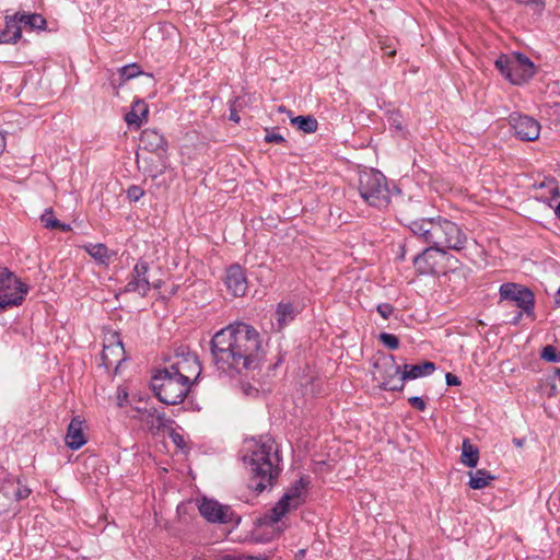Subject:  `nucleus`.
<instances>
[{
    "label": "nucleus",
    "instance_id": "39",
    "mask_svg": "<svg viewBox=\"0 0 560 560\" xmlns=\"http://www.w3.org/2000/svg\"><path fill=\"white\" fill-rule=\"evenodd\" d=\"M445 378H446V384L450 386H456V385L460 384L458 377L452 373H447Z\"/></svg>",
    "mask_w": 560,
    "mask_h": 560
},
{
    "label": "nucleus",
    "instance_id": "20",
    "mask_svg": "<svg viewBox=\"0 0 560 560\" xmlns=\"http://www.w3.org/2000/svg\"><path fill=\"white\" fill-rule=\"evenodd\" d=\"M435 371V364L430 361H425L420 364H405L402 366L401 380H416L422 376L432 374Z\"/></svg>",
    "mask_w": 560,
    "mask_h": 560
},
{
    "label": "nucleus",
    "instance_id": "4",
    "mask_svg": "<svg viewBox=\"0 0 560 560\" xmlns=\"http://www.w3.org/2000/svg\"><path fill=\"white\" fill-rule=\"evenodd\" d=\"M359 192L365 202L377 209H385L390 202V191L386 177L375 170H366L360 173Z\"/></svg>",
    "mask_w": 560,
    "mask_h": 560
},
{
    "label": "nucleus",
    "instance_id": "2",
    "mask_svg": "<svg viewBox=\"0 0 560 560\" xmlns=\"http://www.w3.org/2000/svg\"><path fill=\"white\" fill-rule=\"evenodd\" d=\"M410 231L430 247L413 258L415 266L422 273L434 272L435 264H431L433 253L444 254L446 250L460 252L466 247V233L453 221L445 218H423L409 224Z\"/></svg>",
    "mask_w": 560,
    "mask_h": 560
},
{
    "label": "nucleus",
    "instance_id": "27",
    "mask_svg": "<svg viewBox=\"0 0 560 560\" xmlns=\"http://www.w3.org/2000/svg\"><path fill=\"white\" fill-rule=\"evenodd\" d=\"M293 306L289 303H279L276 310L278 329H282L288 323L294 318Z\"/></svg>",
    "mask_w": 560,
    "mask_h": 560
},
{
    "label": "nucleus",
    "instance_id": "28",
    "mask_svg": "<svg viewBox=\"0 0 560 560\" xmlns=\"http://www.w3.org/2000/svg\"><path fill=\"white\" fill-rule=\"evenodd\" d=\"M292 125L296 126L299 130L306 133L315 132L317 129V120L312 116H296L291 118Z\"/></svg>",
    "mask_w": 560,
    "mask_h": 560
},
{
    "label": "nucleus",
    "instance_id": "51",
    "mask_svg": "<svg viewBox=\"0 0 560 560\" xmlns=\"http://www.w3.org/2000/svg\"><path fill=\"white\" fill-rule=\"evenodd\" d=\"M514 442H515V444H516L517 446H522V441H520V440H515Z\"/></svg>",
    "mask_w": 560,
    "mask_h": 560
},
{
    "label": "nucleus",
    "instance_id": "3",
    "mask_svg": "<svg viewBox=\"0 0 560 560\" xmlns=\"http://www.w3.org/2000/svg\"><path fill=\"white\" fill-rule=\"evenodd\" d=\"M244 462L252 476L250 487L256 492H262L271 487L279 476L278 450L271 438L255 443L249 453L244 455Z\"/></svg>",
    "mask_w": 560,
    "mask_h": 560
},
{
    "label": "nucleus",
    "instance_id": "50",
    "mask_svg": "<svg viewBox=\"0 0 560 560\" xmlns=\"http://www.w3.org/2000/svg\"><path fill=\"white\" fill-rule=\"evenodd\" d=\"M283 529H284L283 527L278 526V527H277V532H278V534H280L281 532H283Z\"/></svg>",
    "mask_w": 560,
    "mask_h": 560
},
{
    "label": "nucleus",
    "instance_id": "45",
    "mask_svg": "<svg viewBox=\"0 0 560 560\" xmlns=\"http://www.w3.org/2000/svg\"><path fill=\"white\" fill-rule=\"evenodd\" d=\"M385 54L392 57V56H395L396 50L395 49H387V50H385Z\"/></svg>",
    "mask_w": 560,
    "mask_h": 560
},
{
    "label": "nucleus",
    "instance_id": "22",
    "mask_svg": "<svg viewBox=\"0 0 560 560\" xmlns=\"http://www.w3.org/2000/svg\"><path fill=\"white\" fill-rule=\"evenodd\" d=\"M147 117L148 106L143 101L138 100L133 102L131 110L126 114L125 120L129 126L140 128L147 121Z\"/></svg>",
    "mask_w": 560,
    "mask_h": 560
},
{
    "label": "nucleus",
    "instance_id": "33",
    "mask_svg": "<svg viewBox=\"0 0 560 560\" xmlns=\"http://www.w3.org/2000/svg\"><path fill=\"white\" fill-rule=\"evenodd\" d=\"M541 358L548 362H559V354L553 346H546L541 351Z\"/></svg>",
    "mask_w": 560,
    "mask_h": 560
},
{
    "label": "nucleus",
    "instance_id": "37",
    "mask_svg": "<svg viewBox=\"0 0 560 560\" xmlns=\"http://www.w3.org/2000/svg\"><path fill=\"white\" fill-rule=\"evenodd\" d=\"M30 493H31V490L26 486L19 483V487L15 490L14 495L18 501H21V500L26 499L30 495Z\"/></svg>",
    "mask_w": 560,
    "mask_h": 560
},
{
    "label": "nucleus",
    "instance_id": "42",
    "mask_svg": "<svg viewBox=\"0 0 560 560\" xmlns=\"http://www.w3.org/2000/svg\"><path fill=\"white\" fill-rule=\"evenodd\" d=\"M56 229H59V230L65 231V232H67V231H70V230H71V228H70V225H69V224L61 223L60 221H59V225H57V228H56Z\"/></svg>",
    "mask_w": 560,
    "mask_h": 560
},
{
    "label": "nucleus",
    "instance_id": "24",
    "mask_svg": "<svg viewBox=\"0 0 560 560\" xmlns=\"http://www.w3.org/2000/svg\"><path fill=\"white\" fill-rule=\"evenodd\" d=\"M469 487L471 489H483L495 479L493 475L487 469H477L476 471H469Z\"/></svg>",
    "mask_w": 560,
    "mask_h": 560
},
{
    "label": "nucleus",
    "instance_id": "36",
    "mask_svg": "<svg viewBox=\"0 0 560 560\" xmlns=\"http://www.w3.org/2000/svg\"><path fill=\"white\" fill-rule=\"evenodd\" d=\"M408 402L416 409L423 411L427 408L425 401L418 396H412L408 399Z\"/></svg>",
    "mask_w": 560,
    "mask_h": 560
},
{
    "label": "nucleus",
    "instance_id": "21",
    "mask_svg": "<svg viewBox=\"0 0 560 560\" xmlns=\"http://www.w3.org/2000/svg\"><path fill=\"white\" fill-rule=\"evenodd\" d=\"M83 249L100 265L108 266L112 261L115 253L109 250L106 245L102 243L97 244H85Z\"/></svg>",
    "mask_w": 560,
    "mask_h": 560
},
{
    "label": "nucleus",
    "instance_id": "7",
    "mask_svg": "<svg viewBox=\"0 0 560 560\" xmlns=\"http://www.w3.org/2000/svg\"><path fill=\"white\" fill-rule=\"evenodd\" d=\"M307 485L308 482L303 478L294 482L276 505L264 515V524L278 525L285 514L301 506L305 501Z\"/></svg>",
    "mask_w": 560,
    "mask_h": 560
},
{
    "label": "nucleus",
    "instance_id": "9",
    "mask_svg": "<svg viewBox=\"0 0 560 560\" xmlns=\"http://www.w3.org/2000/svg\"><path fill=\"white\" fill-rule=\"evenodd\" d=\"M175 376H180L184 382L190 385L192 378H197L201 368L195 353L186 348H178L173 357L170 358V364L164 368Z\"/></svg>",
    "mask_w": 560,
    "mask_h": 560
},
{
    "label": "nucleus",
    "instance_id": "19",
    "mask_svg": "<svg viewBox=\"0 0 560 560\" xmlns=\"http://www.w3.org/2000/svg\"><path fill=\"white\" fill-rule=\"evenodd\" d=\"M22 36L16 14L5 16V28L0 31V44H15Z\"/></svg>",
    "mask_w": 560,
    "mask_h": 560
},
{
    "label": "nucleus",
    "instance_id": "30",
    "mask_svg": "<svg viewBox=\"0 0 560 560\" xmlns=\"http://www.w3.org/2000/svg\"><path fill=\"white\" fill-rule=\"evenodd\" d=\"M217 560H267V558L261 557V556H250V555L234 552V553L221 555L217 558Z\"/></svg>",
    "mask_w": 560,
    "mask_h": 560
},
{
    "label": "nucleus",
    "instance_id": "49",
    "mask_svg": "<svg viewBox=\"0 0 560 560\" xmlns=\"http://www.w3.org/2000/svg\"><path fill=\"white\" fill-rule=\"evenodd\" d=\"M556 376L560 380V369H557L555 372Z\"/></svg>",
    "mask_w": 560,
    "mask_h": 560
},
{
    "label": "nucleus",
    "instance_id": "52",
    "mask_svg": "<svg viewBox=\"0 0 560 560\" xmlns=\"http://www.w3.org/2000/svg\"><path fill=\"white\" fill-rule=\"evenodd\" d=\"M121 397H127V393L118 395V398H121Z\"/></svg>",
    "mask_w": 560,
    "mask_h": 560
},
{
    "label": "nucleus",
    "instance_id": "23",
    "mask_svg": "<svg viewBox=\"0 0 560 560\" xmlns=\"http://www.w3.org/2000/svg\"><path fill=\"white\" fill-rule=\"evenodd\" d=\"M16 18L20 22V25H24L30 30H45L47 21L46 19L38 13H26V12H16Z\"/></svg>",
    "mask_w": 560,
    "mask_h": 560
},
{
    "label": "nucleus",
    "instance_id": "13",
    "mask_svg": "<svg viewBox=\"0 0 560 560\" xmlns=\"http://www.w3.org/2000/svg\"><path fill=\"white\" fill-rule=\"evenodd\" d=\"M511 125L515 135L523 141H534L540 133V124L526 115L511 116Z\"/></svg>",
    "mask_w": 560,
    "mask_h": 560
},
{
    "label": "nucleus",
    "instance_id": "10",
    "mask_svg": "<svg viewBox=\"0 0 560 560\" xmlns=\"http://www.w3.org/2000/svg\"><path fill=\"white\" fill-rule=\"evenodd\" d=\"M499 294L501 301L515 303L526 315L534 314L535 296L528 288L514 282H506L501 284Z\"/></svg>",
    "mask_w": 560,
    "mask_h": 560
},
{
    "label": "nucleus",
    "instance_id": "34",
    "mask_svg": "<svg viewBox=\"0 0 560 560\" xmlns=\"http://www.w3.org/2000/svg\"><path fill=\"white\" fill-rule=\"evenodd\" d=\"M143 195L144 191L139 186L132 185L127 189V197L130 201H138Z\"/></svg>",
    "mask_w": 560,
    "mask_h": 560
},
{
    "label": "nucleus",
    "instance_id": "32",
    "mask_svg": "<svg viewBox=\"0 0 560 560\" xmlns=\"http://www.w3.org/2000/svg\"><path fill=\"white\" fill-rule=\"evenodd\" d=\"M380 340L390 350H396L399 347V339L393 334L382 332Z\"/></svg>",
    "mask_w": 560,
    "mask_h": 560
},
{
    "label": "nucleus",
    "instance_id": "31",
    "mask_svg": "<svg viewBox=\"0 0 560 560\" xmlns=\"http://www.w3.org/2000/svg\"><path fill=\"white\" fill-rule=\"evenodd\" d=\"M40 221L47 229H56L57 225H59V220L55 218L51 208L45 210L40 217Z\"/></svg>",
    "mask_w": 560,
    "mask_h": 560
},
{
    "label": "nucleus",
    "instance_id": "14",
    "mask_svg": "<svg viewBox=\"0 0 560 560\" xmlns=\"http://www.w3.org/2000/svg\"><path fill=\"white\" fill-rule=\"evenodd\" d=\"M149 265L141 260L132 270L131 277L125 287V292H136L145 296L150 291L151 283L148 279Z\"/></svg>",
    "mask_w": 560,
    "mask_h": 560
},
{
    "label": "nucleus",
    "instance_id": "48",
    "mask_svg": "<svg viewBox=\"0 0 560 560\" xmlns=\"http://www.w3.org/2000/svg\"><path fill=\"white\" fill-rule=\"evenodd\" d=\"M555 212H556L557 217L560 219V203L557 206Z\"/></svg>",
    "mask_w": 560,
    "mask_h": 560
},
{
    "label": "nucleus",
    "instance_id": "38",
    "mask_svg": "<svg viewBox=\"0 0 560 560\" xmlns=\"http://www.w3.org/2000/svg\"><path fill=\"white\" fill-rule=\"evenodd\" d=\"M265 141L266 142H277V143H282L284 142V138L280 135V133H277V132H273V131H267V135L265 136Z\"/></svg>",
    "mask_w": 560,
    "mask_h": 560
},
{
    "label": "nucleus",
    "instance_id": "5",
    "mask_svg": "<svg viewBox=\"0 0 560 560\" xmlns=\"http://www.w3.org/2000/svg\"><path fill=\"white\" fill-rule=\"evenodd\" d=\"M153 392L160 401L166 405L182 402L187 396L190 385L180 376H175L165 369L159 371L151 380Z\"/></svg>",
    "mask_w": 560,
    "mask_h": 560
},
{
    "label": "nucleus",
    "instance_id": "40",
    "mask_svg": "<svg viewBox=\"0 0 560 560\" xmlns=\"http://www.w3.org/2000/svg\"><path fill=\"white\" fill-rule=\"evenodd\" d=\"M172 440H173V442H174L177 446H179V447H183V446H184V438H183L180 434H178V433H174V434H172Z\"/></svg>",
    "mask_w": 560,
    "mask_h": 560
},
{
    "label": "nucleus",
    "instance_id": "46",
    "mask_svg": "<svg viewBox=\"0 0 560 560\" xmlns=\"http://www.w3.org/2000/svg\"><path fill=\"white\" fill-rule=\"evenodd\" d=\"M558 295H559V296H558V298H556V304H557L558 306H560V287H559V290H558Z\"/></svg>",
    "mask_w": 560,
    "mask_h": 560
},
{
    "label": "nucleus",
    "instance_id": "26",
    "mask_svg": "<svg viewBox=\"0 0 560 560\" xmlns=\"http://www.w3.org/2000/svg\"><path fill=\"white\" fill-rule=\"evenodd\" d=\"M140 420L147 423L151 429H160L164 427V415L155 408H148L140 412Z\"/></svg>",
    "mask_w": 560,
    "mask_h": 560
},
{
    "label": "nucleus",
    "instance_id": "6",
    "mask_svg": "<svg viewBox=\"0 0 560 560\" xmlns=\"http://www.w3.org/2000/svg\"><path fill=\"white\" fill-rule=\"evenodd\" d=\"M495 67L506 80L515 85L527 82L536 73L534 62L521 52H515L512 56H499Z\"/></svg>",
    "mask_w": 560,
    "mask_h": 560
},
{
    "label": "nucleus",
    "instance_id": "53",
    "mask_svg": "<svg viewBox=\"0 0 560 560\" xmlns=\"http://www.w3.org/2000/svg\"><path fill=\"white\" fill-rule=\"evenodd\" d=\"M121 397H127V393L118 395V398H121Z\"/></svg>",
    "mask_w": 560,
    "mask_h": 560
},
{
    "label": "nucleus",
    "instance_id": "47",
    "mask_svg": "<svg viewBox=\"0 0 560 560\" xmlns=\"http://www.w3.org/2000/svg\"><path fill=\"white\" fill-rule=\"evenodd\" d=\"M523 311L515 317V320H514V324L518 323V320L521 319L522 315H523Z\"/></svg>",
    "mask_w": 560,
    "mask_h": 560
},
{
    "label": "nucleus",
    "instance_id": "11",
    "mask_svg": "<svg viewBox=\"0 0 560 560\" xmlns=\"http://www.w3.org/2000/svg\"><path fill=\"white\" fill-rule=\"evenodd\" d=\"M376 373H378L382 383L381 386L386 390H402L404 380H401L402 370L396 364L394 357L384 359L382 362L374 364Z\"/></svg>",
    "mask_w": 560,
    "mask_h": 560
},
{
    "label": "nucleus",
    "instance_id": "43",
    "mask_svg": "<svg viewBox=\"0 0 560 560\" xmlns=\"http://www.w3.org/2000/svg\"><path fill=\"white\" fill-rule=\"evenodd\" d=\"M244 392L246 395H253L254 393H257V389L252 386H247L244 388Z\"/></svg>",
    "mask_w": 560,
    "mask_h": 560
},
{
    "label": "nucleus",
    "instance_id": "17",
    "mask_svg": "<svg viewBox=\"0 0 560 560\" xmlns=\"http://www.w3.org/2000/svg\"><path fill=\"white\" fill-rule=\"evenodd\" d=\"M140 143L143 150L155 153L161 160L167 150V142L163 135L155 129H145L140 137Z\"/></svg>",
    "mask_w": 560,
    "mask_h": 560
},
{
    "label": "nucleus",
    "instance_id": "8",
    "mask_svg": "<svg viewBox=\"0 0 560 560\" xmlns=\"http://www.w3.org/2000/svg\"><path fill=\"white\" fill-rule=\"evenodd\" d=\"M28 287L8 268L0 267V308L22 304Z\"/></svg>",
    "mask_w": 560,
    "mask_h": 560
},
{
    "label": "nucleus",
    "instance_id": "18",
    "mask_svg": "<svg viewBox=\"0 0 560 560\" xmlns=\"http://www.w3.org/2000/svg\"><path fill=\"white\" fill-rule=\"evenodd\" d=\"M65 442L69 448L74 451L81 448L86 443L84 420L81 417L77 416L70 421Z\"/></svg>",
    "mask_w": 560,
    "mask_h": 560
},
{
    "label": "nucleus",
    "instance_id": "35",
    "mask_svg": "<svg viewBox=\"0 0 560 560\" xmlns=\"http://www.w3.org/2000/svg\"><path fill=\"white\" fill-rule=\"evenodd\" d=\"M377 313L385 319H387L394 312V307L388 303L378 304L376 307Z\"/></svg>",
    "mask_w": 560,
    "mask_h": 560
},
{
    "label": "nucleus",
    "instance_id": "12",
    "mask_svg": "<svg viewBox=\"0 0 560 560\" xmlns=\"http://www.w3.org/2000/svg\"><path fill=\"white\" fill-rule=\"evenodd\" d=\"M125 360V349L119 336L115 332L105 337L102 363L106 369L114 368L117 370L120 363Z\"/></svg>",
    "mask_w": 560,
    "mask_h": 560
},
{
    "label": "nucleus",
    "instance_id": "16",
    "mask_svg": "<svg viewBox=\"0 0 560 560\" xmlns=\"http://www.w3.org/2000/svg\"><path fill=\"white\" fill-rule=\"evenodd\" d=\"M224 283L232 295L243 296L247 291V279L244 269L240 265L230 266L225 272Z\"/></svg>",
    "mask_w": 560,
    "mask_h": 560
},
{
    "label": "nucleus",
    "instance_id": "44",
    "mask_svg": "<svg viewBox=\"0 0 560 560\" xmlns=\"http://www.w3.org/2000/svg\"><path fill=\"white\" fill-rule=\"evenodd\" d=\"M230 119L235 121V122L240 121V117H238V115L234 110L231 112Z\"/></svg>",
    "mask_w": 560,
    "mask_h": 560
},
{
    "label": "nucleus",
    "instance_id": "41",
    "mask_svg": "<svg viewBox=\"0 0 560 560\" xmlns=\"http://www.w3.org/2000/svg\"><path fill=\"white\" fill-rule=\"evenodd\" d=\"M5 147H7L5 137H4V135L0 131V155L4 152Z\"/></svg>",
    "mask_w": 560,
    "mask_h": 560
},
{
    "label": "nucleus",
    "instance_id": "29",
    "mask_svg": "<svg viewBox=\"0 0 560 560\" xmlns=\"http://www.w3.org/2000/svg\"><path fill=\"white\" fill-rule=\"evenodd\" d=\"M122 82L133 79L142 73L137 63H130L119 69Z\"/></svg>",
    "mask_w": 560,
    "mask_h": 560
},
{
    "label": "nucleus",
    "instance_id": "25",
    "mask_svg": "<svg viewBox=\"0 0 560 560\" xmlns=\"http://www.w3.org/2000/svg\"><path fill=\"white\" fill-rule=\"evenodd\" d=\"M460 460L465 466L470 468L476 467L478 464L479 451L468 439L463 441Z\"/></svg>",
    "mask_w": 560,
    "mask_h": 560
},
{
    "label": "nucleus",
    "instance_id": "56",
    "mask_svg": "<svg viewBox=\"0 0 560 560\" xmlns=\"http://www.w3.org/2000/svg\"><path fill=\"white\" fill-rule=\"evenodd\" d=\"M559 362H560V353H559Z\"/></svg>",
    "mask_w": 560,
    "mask_h": 560
},
{
    "label": "nucleus",
    "instance_id": "54",
    "mask_svg": "<svg viewBox=\"0 0 560 560\" xmlns=\"http://www.w3.org/2000/svg\"><path fill=\"white\" fill-rule=\"evenodd\" d=\"M121 397H127V393L118 395V398H121Z\"/></svg>",
    "mask_w": 560,
    "mask_h": 560
},
{
    "label": "nucleus",
    "instance_id": "15",
    "mask_svg": "<svg viewBox=\"0 0 560 560\" xmlns=\"http://www.w3.org/2000/svg\"><path fill=\"white\" fill-rule=\"evenodd\" d=\"M199 512L207 521L212 523H229L232 520L231 509L215 500L203 499L199 504Z\"/></svg>",
    "mask_w": 560,
    "mask_h": 560
},
{
    "label": "nucleus",
    "instance_id": "55",
    "mask_svg": "<svg viewBox=\"0 0 560 560\" xmlns=\"http://www.w3.org/2000/svg\"><path fill=\"white\" fill-rule=\"evenodd\" d=\"M279 110H280V112H284V107H283V106H280V107H279Z\"/></svg>",
    "mask_w": 560,
    "mask_h": 560
},
{
    "label": "nucleus",
    "instance_id": "1",
    "mask_svg": "<svg viewBox=\"0 0 560 560\" xmlns=\"http://www.w3.org/2000/svg\"><path fill=\"white\" fill-rule=\"evenodd\" d=\"M217 369L231 376L256 370L261 358L259 332L245 323H236L218 331L211 340Z\"/></svg>",
    "mask_w": 560,
    "mask_h": 560
}]
</instances>
